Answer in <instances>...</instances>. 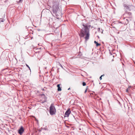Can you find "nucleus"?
Returning a JSON list of instances; mask_svg holds the SVG:
<instances>
[{"label":"nucleus","mask_w":135,"mask_h":135,"mask_svg":"<svg viewBox=\"0 0 135 135\" xmlns=\"http://www.w3.org/2000/svg\"><path fill=\"white\" fill-rule=\"evenodd\" d=\"M124 9L125 11H131L132 9V7L133 6L132 5H128L126 4H124L123 5Z\"/></svg>","instance_id":"20e7f679"},{"label":"nucleus","mask_w":135,"mask_h":135,"mask_svg":"<svg viewBox=\"0 0 135 135\" xmlns=\"http://www.w3.org/2000/svg\"><path fill=\"white\" fill-rule=\"evenodd\" d=\"M82 84L83 86H85L86 85V83L84 82H83L82 83Z\"/></svg>","instance_id":"4468645a"},{"label":"nucleus","mask_w":135,"mask_h":135,"mask_svg":"<svg viewBox=\"0 0 135 135\" xmlns=\"http://www.w3.org/2000/svg\"><path fill=\"white\" fill-rule=\"evenodd\" d=\"M119 23L122 24V23H124L122 22H119Z\"/></svg>","instance_id":"aec40b11"},{"label":"nucleus","mask_w":135,"mask_h":135,"mask_svg":"<svg viewBox=\"0 0 135 135\" xmlns=\"http://www.w3.org/2000/svg\"><path fill=\"white\" fill-rule=\"evenodd\" d=\"M81 37H84L85 41H86L89 39L90 36L89 31L87 25L86 24H83L81 26L79 34Z\"/></svg>","instance_id":"f257e3e1"},{"label":"nucleus","mask_w":135,"mask_h":135,"mask_svg":"<svg viewBox=\"0 0 135 135\" xmlns=\"http://www.w3.org/2000/svg\"><path fill=\"white\" fill-rule=\"evenodd\" d=\"M131 13L130 12H128L127 11H125V13L124 14V15L127 16L128 15L129 16H131Z\"/></svg>","instance_id":"6e6552de"},{"label":"nucleus","mask_w":135,"mask_h":135,"mask_svg":"<svg viewBox=\"0 0 135 135\" xmlns=\"http://www.w3.org/2000/svg\"><path fill=\"white\" fill-rule=\"evenodd\" d=\"M70 89V88H69L68 89V90H69V89Z\"/></svg>","instance_id":"5701e85b"},{"label":"nucleus","mask_w":135,"mask_h":135,"mask_svg":"<svg viewBox=\"0 0 135 135\" xmlns=\"http://www.w3.org/2000/svg\"><path fill=\"white\" fill-rule=\"evenodd\" d=\"M126 17L129 18L130 21L131 20V19L132 18V16H129V17Z\"/></svg>","instance_id":"f8f14e48"},{"label":"nucleus","mask_w":135,"mask_h":135,"mask_svg":"<svg viewBox=\"0 0 135 135\" xmlns=\"http://www.w3.org/2000/svg\"><path fill=\"white\" fill-rule=\"evenodd\" d=\"M94 43L96 44V46H98L100 45V44L98 43V42H96L95 41H94Z\"/></svg>","instance_id":"9d476101"},{"label":"nucleus","mask_w":135,"mask_h":135,"mask_svg":"<svg viewBox=\"0 0 135 135\" xmlns=\"http://www.w3.org/2000/svg\"><path fill=\"white\" fill-rule=\"evenodd\" d=\"M60 66L62 68H63V67L60 64Z\"/></svg>","instance_id":"a211bd4d"},{"label":"nucleus","mask_w":135,"mask_h":135,"mask_svg":"<svg viewBox=\"0 0 135 135\" xmlns=\"http://www.w3.org/2000/svg\"><path fill=\"white\" fill-rule=\"evenodd\" d=\"M41 95L45 96V95L44 94H41Z\"/></svg>","instance_id":"412c9836"},{"label":"nucleus","mask_w":135,"mask_h":135,"mask_svg":"<svg viewBox=\"0 0 135 135\" xmlns=\"http://www.w3.org/2000/svg\"><path fill=\"white\" fill-rule=\"evenodd\" d=\"M42 90H44V89H42Z\"/></svg>","instance_id":"b1692460"},{"label":"nucleus","mask_w":135,"mask_h":135,"mask_svg":"<svg viewBox=\"0 0 135 135\" xmlns=\"http://www.w3.org/2000/svg\"><path fill=\"white\" fill-rule=\"evenodd\" d=\"M98 31L99 32L100 31V28H98Z\"/></svg>","instance_id":"f3484780"},{"label":"nucleus","mask_w":135,"mask_h":135,"mask_svg":"<svg viewBox=\"0 0 135 135\" xmlns=\"http://www.w3.org/2000/svg\"><path fill=\"white\" fill-rule=\"evenodd\" d=\"M22 0H16V2L18 3H22Z\"/></svg>","instance_id":"9b49d317"},{"label":"nucleus","mask_w":135,"mask_h":135,"mask_svg":"<svg viewBox=\"0 0 135 135\" xmlns=\"http://www.w3.org/2000/svg\"><path fill=\"white\" fill-rule=\"evenodd\" d=\"M126 92H128V89H126Z\"/></svg>","instance_id":"4be33fe9"},{"label":"nucleus","mask_w":135,"mask_h":135,"mask_svg":"<svg viewBox=\"0 0 135 135\" xmlns=\"http://www.w3.org/2000/svg\"><path fill=\"white\" fill-rule=\"evenodd\" d=\"M51 0L53 4L52 10L53 13L56 16H58L61 15V13L59 7V2L57 0Z\"/></svg>","instance_id":"f03ea898"},{"label":"nucleus","mask_w":135,"mask_h":135,"mask_svg":"<svg viewBox=\"0 0 135 135\" xmlns=\"http://www.w3.org/2000/svg\"><path fill=\"white\" fill-rule=\"evenodd\" d=\"M103 75H101L100 76L99 79L100 80L102 79V77L103 76Z\"/></svg>","instance_id":"2eb2a0df"},{"label":"nucleus","mask_w":135,"mask_h":135,"mask_svg":"<svg viewBox=\"0 0 135 135\" xmlns=\"http://www.w3.org/2000/svg\"><path fill=\"white\" fill-rule=\"evenodd\" d=\"M87 88H86V90H85V91H84V93H85L86 91H87Z\"/></svg>","instance_id":"6ab92c4d"},{"label":"nucleus","mask_w":135,"mask_h":135,"mask_svg":"<svg viewBox=\"0 0 135 135\" xmlns=\"http://www.w3.org/2000/svg\"><path fill=\"white\" fill-rule=\"evenodd\" d=\"M3 20L2 19H0V22H3Z\"/></svg>","instance_id":"dca6fc26"},{"label":"nucleus","mask_w":135,"mask_h":135,"mask_svg":"<svg viewBox=\"0 0 135 135\" xmlns=\"http://www.w3.org/2000/svg\"><path fill=\"white\" fill-rule=\"evenodd\" d=\"M24 131V129L22 126H21L20 128V129L18 130V133L20 135L23 133Z\"/></svg>","instance_id":"423d86ee"},{"label":"nucleus","mask_w":135,"mask_h":135,"mask_svg":"<svg viewBox=\"0 0 135 135\" xmlns=\"http://www.w3.org/2000/svg\"><path fill=\"white\" fill-rule=\"evenodd\" d=\"M56 112L55 107L53 104H51L49 108V112L51 115H55Z\"/></svg>","instance_id":"7ed1b4c3"},{"label":"nucleus","mask_w":135,"mask_h":135,"mask_svg":"<svg viewBox=\"0 0 135 135\" xmlns=\"http://www.w3.org/2000/svg\"><path fill=\"white\" fill-rule=\"evenodd\" d=\"M57 86L58 88L57 90L58 91H59L61 90V88L60 86V84H57Z\"/></svg>","instance_id":"1a4fd4ad"},{"label":"nucleus","mask_w":135,"mask_h":135,"mask_svg":"<svg viewBox=\"0 0 135 135\" xmlns=\"http://www.w3.org/2000/svg\"><path fill=\"white\" fill-rule=\"evenodd\" d=\"M71 111L70 108L68 109L66 112L65 114V117H68L69 114L71 113Z\"/></svg>","instance_id":"39448f33"},{"label":"nucleus","mask_w":135,"mask_h":135,"mask_svg":"<svg viewBox=\"0 0 135 135\" xmlns=\"http://www.w3.org/2000/svg\"><path fill=\"white\" fill-rule=\"evenodd\" d=\"M26 66L28 67V68H29V69L30 70V72L31 71V69H30V67H29V66L27 65V64H26Z\"/></svg>","instance_id":"ddd939ff"},{"label":"nucleus","mask_w":135,"mask_h":135,"mask_svg":"<svg viewBox=\"0 0 135 135\" xmlns=\"http://www.w3.org/2000/svg\"><path fill=\"white\" fill-rule=\"evenodd\" d=\"M124 20L125 21V22L122 23V24H124V25H127L129 22V20L127 19H126L125 18H124Z\"/></svg>","instance_id":"0eeeda50"}]
</instances>
